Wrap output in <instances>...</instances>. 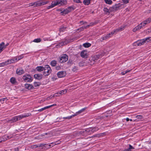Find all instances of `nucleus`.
Instances as JSON below:
<instances>
[{
    "label": "nucleus",
    "instance_id": "obj_21",
    "mask_svg": "<svg viewBox=\"0 0 151 151\" xmlns=\"http://www.w3.org/2000/svg\"><path fill=\"white\" fill-rule=\"evenodd\" d=\"M4 43L2 42L0 44V53L5 48Z\"/></svg>",
    "mask_w": 151,
    "mask_h": 151
},
{
    "label": "nucleus",
    "instance_id": "obj_52",
    "mask_svg": "<svg viewBox=\"0 0 151 151\" xmlns=\"http://www.w3.org/2000/svg\"><path fill=\"white\" fill-rule=\"evenodd\" d=\"M54 96H54V94L53 96L51 95L47 98V100H49V99L52 98V97H54Z\"/></svg>",
    "mask_w": 151,
    "mask_h": 151
},
{
    "label": "nucleus",
    "instance_id": "obj_47",
    "mask_svg": "<svg viewBox=\"0 0 151 151\" xmlns=\"http://www.w3.org/2000/svg\"><path fill=\"white\" fill-rule=\"evenodd\" d=\"M91 0H86V5H88L90 3Z\"/></svg>",
    "mask_w": 151,
    "mask_h": 151
},
{
    "label": "nucleus",
    "instance_id": "obj_5",
    "mask_svg": "<svg viewBox=\"0 0 151 151\" xmlns=\"http://www.w3.org/2000/svg\"><path fill=\"white\" fill-rule=\"evenodd\" d=\"M149 38V37L145 39H144L143 40L138 41L137 42H134V44H135V45H136V44H137V45L138 46H140L141 45H143L146 41L148 42L150 41L151 40H150V38Z\"/></svg>",
    "mask_w": 151,
    "mask_h": 151
},
{
    "label": "nucleus",
    "instance_id": "obj_45",
    "mask_svg": "<svg viewBox=\"0 0 151 151\" xmlns=\"http://www.w3.org/2000/svg\"><path fill=\"white\" fill-rule=\"evenodd\" d=\"M124 4H127L129 3L130 0H122Z\"/></svg>",
    "mask_w": 151,
    "mask_h": 151
},
{
    "label": "nucleus",
    "instance_id": "obj_8",
    "mask_svg": "<svg viewBox=\"0 0 151 151\" xmlns=\"http://www.w3.org/2000/svg\"><path fill=\"white\" fill-rule=\"evenodd\" d=\"M48 1H45L44 0L38 1L36 2H35V6H38L44 5L48 3Z\"/></svg>",
    "mask_w": 151,
    "mask_h": 151
},
{
    "label": "nucleus",
    "instance_id": "obj_58",
    "mask_svg": "<svg viewBox=\"0 0 151 151\" xmlns=\"http://www.w3.org/2000/svg\"><path fill=\"white\" fill-rule=\"evenodd\" d=\"M126 121L127 122H128L129 121V118H127L126 119Z\"/></svg>",
    "mask_w": 151,
    "mask_h": 151
},
{
    "label": "nucleus",
    "instance_id": "obj_34",
    "mask_svg": "<svg viewBox=\"0 0 151 151\" xmlns=\"http://www.w3.org/2000/svg\"><path fill=\"white\" fill-rule=\"evenodd\" d=\"M147 24L151 22V18H149L144 21Z\"/></svg>",
    "mask_w": 151,
    "mask_h": 151
},
{
    "label": "nucleus",
    "instance_id": "obj_40",
    "mask_svg": "<svg viewBox=\"0 0 151 151\" xmlns=\"http://www.w3.org/2000/svg\"><path fill=\"white\" fill-rule=\"evenodd\" d=\"M41 41V39L40 38H37L35 39L34 40L33 42H39Z\"/></svg>",
    "mask_w": 151,
    "mask_h": 151
},
{
    "label": "nucleus",
    "instance_id": "obj_39",
    "mask_svg": "<svg viewBox=\"0 0 151 151\" xmlns=\"http://www.w3.org/2000/svg\"><path fill=\"white\" fill-rule=\"evenodd\" d=\"M34 85L35 87L39 86L40 85V83L39 82H35L34 83Z\"/></svg>",
    "mask_w": 151,
    "mask_h": 151
},
{
    "label": "nucleus",
    "instance_id": "obj_43",
    "mask_svg": "<svg viewBox=\"0 0 151 151\" xmlns=\"http://www.w3.org/2000/svg\"><path fill=\"white\" fill-rule=\"evenodd\" d=\"M91 45V44L90 43L86 42V47H88Z\"/></svg>",
    "mask_w": 151,
    "mask_h": 151
},
{
    "label": "nucleus",
    "instance_id": "obj_4",
    "mask_svg": "<svg viewBox=\"0 0 151 151\" xmlns=\"http://www.w3.org/2000/svg\"><path fill=\"white\" fill-rule=\"evenodd\" d=\"M43 70H44V72L43 73V75L45 76L49 75L52 71L50 67L48 65H46L45 66Z\"/></svg>",
    "mask_w": 151,
    "mask_h": 151
},
{
    "label": "nucleus",
    "instance_id": "obj_35",
    "mask_svg": "<svg viewBox=\"0 0 151 151\" xmlns=\"http://www.w3.org/2000/svg\"><path fill=\"white\" fill-rule=\"evenodd\" d=\"M56 61L55 60L52 61L50 62V64L53 67L55 66L56 65Z\"/></svg>",
    "mask_w": 151,
    "mask_h": 151
},
{
    "label": "nucleus",
    "instance_id": "obj_12",
    "mask_svg": "<svg viewBox=\"0 0 151 151\" xmlns=\"http://www.w3.org/2000/svg\"><path fill=\"white\" fill-rule=\"evenodd\" d=\"M73 10V7H69L67 9H64L63 11L61 12L62 15H65L66 14H68L72 10Z\"/></svg>",
    "mask_w": 151,
    "mask_h": 151
},
{
    "label": "nucleus",
    "instance_id": "obj_54",
    "mask_svg": "<svg viewBox=\"0 0 151 151\" xmlns=\"http://www.w3.org/2000/svg\"><path fill=\"white\" fill-rule=\"evenodd\" d=\"M74 1L77 3L80 2V0H74Z\"/></svg>",
    "mask_w": 151,
    "mask_h": 151
},
{
    "label": "nucleus",
    "instance_id": "obj_14",
    "mask_svg": "<svg viewBox=\"0 0 151 151\" xmlns=\"http://www.w3.org/2000/svg\"><path fill=\"white\" fill-rule=\"evenodd\" d=\"M17 61V57H15L10 60H8L7 61L8 65L13 63Z\"/></svg>",
    "mask_w": 151,
    "mask_h": 151
},
{
    "label": "nucleus",
    "instance_id": "obj_55",
    "mask_svg": "<svg viewBox=\"0 0 151 151\" xmlns=\"http://www.w3.org/2000/svg\"><path fill=\"white\" fill-rule=\"evenodd\" d=\"M151 32V31L150 30V29H149L146 30V32L147 33H149L150 32Z\"/></svg>",
    "mask_w": 151,
    "mask_h": 151
},
{
    "label": "nucleus",
    "instance_id": "obj_33",
    "mask_svg": "<svg viewBox=\"0 0 151 151\" xmlns=\"http://www.w3.org/2000/svg\"><path fill=\"white\" fill-rule=\"evenodd\" d=\"M38 147H42L44 146L45 147H47V144H40L37 145Z\"/></svg>",
    "mask_w": 151,
    "mask_h": 151
},
{
    "label": "nucleus",
    "instance_id": "obj_9",
    "mask_svg": "<svg viewBox=\"0 0 151 151\" xmlns=\"http://www.w3.org/2000/svg\"><path fill=\"white\" fill-rule=\"evenodd\" d=\"M86 61L87 63L90 65H92L94 63V62L93 60V57H91L89 58L86 57Z\"/></svg>",
    "mask_w": 151,
    "mask_h": 151
},
{
    "label": "nucleus",
    "instance_id": "obj_51",
    "mask_svg": "<svg viewBox=\"0 0 151 151\" xmlns=\"http://www.w3.org/2000/svg\"><path fill=\"white\" fill-rule=\"evenodd\" d=\"M45 107H44V108H42L41 109H39L38 111H41L44 110H45Z\"/></svg>",
    "mask_w": 151,
    "mask_h": 151
},
{
    "label": "nucleus",
    "instance_id": "obj_38",
    "mask_svg": "<svg viewBox=\"0 0 151 151\" xmlns=\"http://www.w3.org/2000/svg\"><path fill=\"white\" fill-rule=\"evenodd\" d=\"M17 57V61H19V60H20L21 59H22L23 58L24 56H23V54H22L19 56H18V57Z\"/></svg>",
    "mask_w": 151,
    "mask_h": 151
},
{
    "label": "nucleus",
    "instance_id": "obj_64",
    "mask_svg": "<svg viewBox=\"0 0 151 151\" xmlns=\"http://www.w3.org/2000/svg\"><path fill=\"white\" fill-rule=\"evenodd\" d=\"M149 11H150L149 13H151V10H150Z\"/></svg>",
    "mask_w": 151,
    "mask_h": 151
},
{
    "label": "nucleus",
    "instance_id": "obj_29",
    "mask_svg": "<svg viewBox=\"0 0 151 151\" xmlns=\"http://www.w3.org/2000/svg\"><path fill=\"white\" fill-rule=\"evenodd\" d=\"M91 133H92L98 130L99 129V128L97 127H91Z\"/></svg>",
    "mask_w": 151,
    "mask_h": 151
},
{
    "label": "nucleus",
    "instance_id": "obj_6",
    "mask_svg": "<svg viewBox=\"0 0 151 151\" xmlns=\"http://www.w3.org/2000/svg\"><path fill=\"white\" fill-rule=\"evenodd\" d=\"M146 24H147L144 21L133 29V32H135L137 31V30L141 29Z\"/></svg>",
    "mask_w": 151,
    "mask_h": 151
},
{
    "label": "nucleus",
    "instance_id": "obj_53",
    "mask_svg": "<svg viewBox=\"0 0 151 151\" xmlns=\"http://www.w3.org/2000/svg\"><path fill=\"white\" fill-rule=\"evenodd\" d=\"M56 69L57 70H59L61 69V67L60 66H57L56 67Z\"/></svg>",
    "mask_w": 151,
    "mask_h": 151
},
{
    "label": "nucleus",
    "instance_id": "obj_20",
    "mask_svg": "<svg viewBox=\"0 0 151 151\" xmlns=\"http://www.w3.org/2000/svg\"><path fill=\"white\" fill-rule=\"evenodd\" d=\"M25 87L28 89H30L33 88V87L32 85L26 83L24 85Z\"/></svg>",
    "mask_w": 151,
    "mask_h": 151
},
{
    "label": "nucleus",
    "instance_id": "obj_57",
    "mask_svg": "<svg viewBox=\"0 0 151 151\" xmlns=\"http://www.w3.org/2000/svg\"><path fill=\"white\" fill-rule=\"evenodd\" d=\"M15 151H18L19 150L18 148H15Z\"/></svg>",
    "mask_w": 151,
    "mask_h": 151
},
{
    "label": "nucleus",
    "instance_id": "obj_63",
    "mask_svg": "<svg viewBox=\"0 0 151 151\" xmlns=\"http://www.w3.org/2000/svg\"><path fill=\"white\" fill-rule=\"evenodd\" d=\"M83 3L84 4H85V0H83Z\"/></svg>",
    "mask_w": 151,
    "mask_h": 151
},
{
    "label": "nucleus",
    "instance_id": "obj_59",
    "mask_svg": "<svg viewBox=\"0 0 151 151\" xmlns=\"http://www.w3.org/2000/svg\"><path fill=\"white\" fill-rule=\"evenodd\" d=\"M92 24H92L91 23L90 25H88L86 27H89V26H92Z\"/></svg>",
    "mask_w": 151,
    "mask_h": 151
},
{
    "label": "nucleus",
    "instance_id": "obj_7",
    "mask_svg": "<svg viewBox=\"0 0 151 151\" xmlns=\"http://www.w3.org/2000/svg\"><path fill=\"white\" fill-rule=\"evenodd\" d=\"M68 59V57L66 54L62 55L59 58V61L60 63H63L66 62Z\"/></svg>",
    "mask_w": 151,
    "mask_h": 151
},
{
    "label": "nucleus",
    "instance_id": "obj_61",
    "mask_svg": "<svg viewBox=\"0 0 151 151\" xmlns=\"http://www.w3.org/2000/svg\"><path fill=\"white\" fill-rule=\"evenodd\" d=\"M9 43H7L6 45H5V48H6V47L7 46L9 45Z\"/></svg>",
    "mask_w": 151,
    "mask_h": 151
},
{
    "label": "nucleus",
    "instance_id": "obj_25",
    "mask_svg": "<svg viewBox=\"0 0 151 151\" xmlns=\"http://www.w3.org/2000/svg\"><path fill=\"white\" fill-rule=\"evenodd\" d=\"M10 82L12 84H15L17 82L16 78L14 77H12L11 78Z\"/></svg>",
    "mask_w": 151,
    "mask_h": 151
},
{
    "label": "nucleus",
    "instance_id": "obj_60",
    "mask_svg": "<svg viewBox=\"0 0 151 151\" xmlns=\"http://www.w3.org/2000/svg\"><path fill=\"white\" fill-rule=\"evenodd\" d=\"M2 141H3V140L2 139L1 137L0 138V142H1Z\"/></svg>",
    "mask_w": 151,
    "mask_h": 151
},
{
    "label": "nucleus",
    "instance_id": "obj_44",
    "mask_svg": "<svg viewBox=\"0 0 151 151\" xmlns=\"http://www.w3.org/2000/svg\"><path fill=\"white\" fill-rule=\"evenodd\" d=\"M29 6H35V3L34 2H32L29 4Z\"/></svg>",
    "mask_w": 151,
    "mask_h": 151
},
{
    "label": "nucleus",
    "instance_id": "obj_32",
    "mask_svg": "<svg viewBox=\"0 0 151 151\" xmlns=\"http://www.w3.org/2000/svg\"><path fill=\"white\" fill-rule=\"evenodd\" d=\"M103 10L105 12L106 14L108 13L109 14L110 12H110V9L109 10L106 8H104Z\"/></svg>",
    "mask_w": 151,
    "mask_h": 151
},
{
    "label": "nucleus",
    "instance_id": "obj_19",
    "mask_svg": "<svg viewBox=\"0 0 151 151\" xmlns=\"http://www.w3.org/2000/svg\"><path fill=\"white\" fill-rule=\"evenodd\" d=\"M67 92V90L66 89H64L63 90L60 91L59 92H58L54 94V96H59V95H57V94H61L63 93H66Z\"/></svg>",
    "mask_w": 151,
    "mask_h": 151
},
{
    "label": "nucleus",
    "instance_id": "obj_24",
    "mask_svg": "<svg viewBox=\"0 0 151 151\" xmlns=\"http://www.w3.org/2000/svg\"><path fill=\"white\" fill-rule=\"evenodd\" d=\"M118 9V7L116 5H115L113 6L110 9V12L115 11Z\"/></svg>",
    "mask_w": 151,
    "mask_h": 151
},
{
    "label": "nucleus",
    "instance_id": "obj_16",
    "mask_svg": "<svg viewBox=\"0 0 151 151\" xmlns=\"http://www.w3.org/2000/svg\"><path fill=\"white\" fill-rule=\"evenodd\" d=\"M34 76L35 78L36 79L40 80L42 78L43 75L42 74H35Z\"/></svg>",
    "mask_w": 151,
    "mask_h": 151
},
{
    "label": "nucleus",
    "instance_id": "obj_2",
    "mask_svg": "<svg viewBox=\"0 0 151 151\" xmlns=\"http://www.w3.org/2000/svg\"><path fill=\"white\" fill-rule=\"evenodd\" d=\"M30 114H24L18 116H14L12 119L9 120L8 122L10 123H12L21 120V119L28 116Z\"/></svg>",
    "mask_w": 151,
    "mask_h": 151
},
{
    "label": "nucleus",
    "instance_id": "obj_36",
    "mask_svg": "<svg viewBox=\"0 0 151 151\" xmlns=\"http://www.w3.org/2000/svg\"><path fill=\"white\" fill-rule=\"evenodd\" d=\"M85 50H83V51L81 52L80 55L81 57L83 58H84L85 57Z\"/></svg>",
    "mask_w": 151,
    "mask_h": 151
},
{
    "label": "nucleus",
    "instance_id": "obj_31",
    "mask_svg": "<svg viewBox=\"0 0 151 151\" xmlns=\"http://www.w3.org/2000/svg\"><path fill=\"white\" fill-rule=\"evenodd\" d=\"M57 142H52V143H51L50 144L48 145L49 147H48V148H50L51 147H52L53 146H54V145H56L57 144L60 143H57Z\"/></svg>",
    "mask_w": 151,
    "mask_h": 151
},
{
    "label": "nucleus",
    "instance_id": "obj_27",
    "mask_svg": "<svg viewBox=\"0 0 151 151\" xmlns=\"http://www.w3.org/2000/svg\"><path fill=\"white\" fill-rule=\"evenodd\" d=\"M36 69L39 72H41L44 70V67L41 66H38L37 67Z\"/></svg>",
    "mask_w": 151,
    "mask_h": 151
},
{
    "label": "nucleus",
    "instance_id": "obj_11",
    "mask_svg": "<svg viewBox=\"0 0 151 151\" xmlns=\"http://www.w3.org/2000/svg\"><path fill=\"white\" fill-rule=\"evenodd\" d=\"M22 78L26 82H31L32 80L31 77L29 75H24L23 76Z\"/></svg>",
    "mask_w": 151,
    "mask_h": 151
},
{
    "label": "nucleus",
    "instance_id": "obj_13",
    "mask_svg": "<svg viewBox=\"0 0 151 151\" xmlns=\"http://www.w3.org/2000/svg\"><path fill=\"white\" fill-rule=\"evenodd\" d=\"M57 75L59 78H62L65 76L66 73L64 71H60L58 72Z\"/></svg>",
    "mask_w": 151,
    "mask_h": 151
},
{
    "label": "nucleus",
    "instance_id": "obj_30",
    "mask_svg": "<svg viewBox=\"0 0 151 151\" xmlns=\"http://www.w3.org/2000/svg\"><path fill=\"white\" fill-rule=\"evenodd\" d=\"M8 65V63H7V61L3 62L2 63H0V67H4L5 65Z\"/></svg>",
    "mask_w": 151,
    "mask_h": 151
},
{
    "label": "nucleus",
    "instance_id": "obj_15",
    "mask_svg": "<svg viewBox=\"0 0 151 151\" xmlns=\"http://www.w3.org/2000/svg\"><path fill=\"white\" fill-rule=\"evenodd\" d=\"M12 137V135H10L9 136L7 135H5L4 136H3L2 137V139L3 141H5L7 139H11Z\"/></svg>",
    "mask_w": 151,
    "mask_h": 151
},
{
    "label": "nucleus",
    "instance_id": "obj_48",
    "mask_svg": "<svg viewBox=\"0 0 151 151\" xmlns=\"http://www.w3.org/2000/svg\"><path fill=\"white\" fill-rule=\"evenodd\" d=\"M85 27V26H83V27H81L80 28H78V30H80V31H81V30H83L84 29V28Z\"/></svg>",
    "mask_w": 151,
    "mask_h": 151
},
{
    "label": "nucleus",
    "instance_id": "obj_56",
    "mask_svg": "<svg viewBox=\"0 0 151 151\" xmlns=\"http://www.w3.org/2000/svg\"><path fill=\"white\" fill-rule=\"evenodd\" d=\"M77 70V69H76V67H74L73 68V71H75L76 70Z\"/></svg>",
    "mask_w": 151,
    "mask_h": 151
},
{
    "label": "nucleus",
    "instance_id": "obj_37",
    "mask_svg": "<svg viewBox=\"0 0 151 151\" xmlns=\"http://www.w3.org/2000/svg\"><path fill=\"white\" fill-rule=\"evenodd\" d=\"M131 70H127L125 71L122 72L121 73L122 75H124V74H126V73H127L131 71Z\"/></svg>",
    "mask_w": 151,
    "mask_h": 151
},
{
    "label": "nucleus",
    "instance_id": "obj_22",
    "mask_svg": "<svg viewBox=\"0 0 151 151\" xmlns=\"http://www.w3.org/2000/svg\"><path fill=\"white\" fill-rule=\"evenodd\" d=\"M24 73V70L20 69H17L16 70V73L17 74L20 75Z\"/></svg>",
    "mask_w": 151,
    "mask_h": 151
},
{
    "label": "nucleus",
    "instance_id": "obj_10",
    "mask_svg": "<svg viewBox=\"0 0 151 151\" xmlns=\"http://www.w3.org/2000/svg\"><path fill=\"white\" fill-rule=\"evenodd\" d=\"M85 109L84 108H83L81 109V110L77 112H76L75 114H74L72 115L71 116H68L67 117H64L63 118V119H71L72 117L77 116V115H78V114H80L81 113V112L82 111H84Z\"/></svg>",
    "mask_w": 151,
    "mask_h": 151
},
{
    "label": "nucleus",
    "instance_id": "obj_17",
    "mask_svg": "<svg viewBox=\"0 0 151 151\" xmlns=\"http://www.w3.org/2000/svg\"><path fill=\"white\" fill-rule=\"evenodd\" d=\"M71 41H70V40H66L64 42H62L61 43H60L58 45H59V46H61L65 45H66L68 43L70 42Z\"/></svg>",
    "mask_w": 151,
    "mask_h": 151
},
{
    "label": "nucleus",
    "instance_id": "obj_1",
    "mask_svg": "<svg viewBox=\"0 0 151 151\" xmlns=\"http://www.w3.org/2000/svg\"><path fill=\"white\" fill-rule=\"evenodd\" d=\"M67 1L66 0H55L53 1L51 5L48 6V9L52 8L55 6H61L66 5Z\"/></svg>",
    "mask_w": 151,
    "mask_h": 151
},
{
    "label": "nucleus",
    "instance_id": "obj_41",
    "mask_svg": "<svg viewBox=\"0 0 151 151\" xmlns=\"http://www.w3.org/2000/svg\"><path fill=\"white\" fill-rule=\"evenodd\" d=\"M106 3L108 4H111L112 3V1L111 0H104Z\"/></svg>",
    "mask_w": 151,
    "mask_h": 151
},
{
    "label": "nucleus",
    "instance_id": "obj_46",
    "mask_svg": "<svg viewBox=\"0 0 151 151\" xmlns=\"http://www.w3.org/2000/svg\"><path fill=\"white\" fill-rule=\"evenodd\" d=\"M136 117L138 119H141L143 118V116L142 115H139L136 116Z\"/></svg>",
    "mask_w": 151,
    "mask_h": 151
},
{
    "label": "nucleus",
    "instance_id": "obj_50",
    "mask_svg": "<svg viewBox=\"0 0 151 151\" xmlns=\"http://www.w3.org/2000/svg\"><path fill=\"white\" fill-rule=\"evenodd\" d=\"M7 99V98H3L1 99H0V101H1V102H2V101H5V100L6 99V100H7L8 99Z\"/></svg>",
    "mask_w": 151,
    "mask_h": 151
},
{
    "label": "nucleus",
    "instance_id": "obj_62",
    "mask_svg": "<svg viewBox=\"0 0 151 151\" xmlns=\"http://www.w3.org/2000/svg\"><path fill=\"white\" fill-rule=\"evenodd\" d=\"M83 46L85 47V43H83Z\"/></svg>",
    "mask_w": 151,
    "mask_h": 151
},
{
    "label": "nucleus",
    "instance_id": "obj_49",
    "mask_svg": "<svg viewBox=\"0 0 151 151\" xmlns=\"http://www.w3.org/2000/svg\"><path fill=\"white\" fill-rule=\"evenodd\" d=\"M37 145H32L31 146V148L33 149V148H36L37 147Z\"/></svg>",
    "mask_w": 151,
    "mask_h": 151
},
{
    "label": "nucleus",
    "instance_id": "obj_18",
    "mask_svg": "<svg viewBox=\"0 0 151 151\" xmlns=\"http://www.w3.org/2000/svg\"><path fill=\"white\" fill-rule=\"evenodd\" d=\"M66 29V28L64 27H63L60 28L59 29V33H58L59 35H63V33L65 32Z\"/></svg>",
    "mask_w": 151,
    "mask_h": 151
},
{
    "label": "nucleus",
    "instance_id": "obj_23",
    "mask_svg": "<svg viewBox=\"0 0 151 151\" xmlns=\"http://www.w3.org/2000/svg\"><path fill=\"white\" fill-rule=\"evenodd\" d=\"M100 56L99 55H96L93 57V60L94 63L96 62L100 58Z\"/></svg>",
    "mask_w": 151,
    "mask_h": 151
},
{
    "label": "nucleus",
    "instance_id": "obj_28",
    "mask_svg": "<svg viewBox=\"0 0 151 151\" xmlns=\"http://www.w3.org/2000/svg\"><path fill=\"white\" fill-rule=\"evenodd\" d=\"M91 127L86 128V134H91Z\"/></svg>",
    "mask_w": 151,
    "mask_h": 151
},
{
    "label": "nucleus",
    "instance_id": "obj_26",
    "mask_svg": "<svg viewBox=\"0 0 151 151\" xmlns=\"http://www.w3.org/2000/svg\"><path fill=\"white\" fill-rule=\"evenodd\" d=\"M134 148L131 145H129V147L126 149L122 151H131L132 149H134Z\"/></svg>",
    "mask_w": 151,
    "mask_h": 151
},
{
    "label": "nucleus",
    "instance_id": "obj_3",
    "mask_svg": "<svg viewBox=\"0 0 151 151\" xmlns=\"http://www.w3.org/2000/svg\"><path fill=\"white\" fill-rule=\"evenodd\" d=\"M123 29L124 27H121L118 29H117L113 32H112L100 38L99 40L100 42H102L103 40H106L109 38L111 37L115 32H118L120 30H122Z\"/></svg>",
    "mask_w": 151,
    "mask_h": 151
},
{
    "label": "nucleus",
    "instance_id": "obj_42",
    "mask_svg": "<svg viewBox=\"0 0 151 151\" xmlns=\"http://www.w3.org/2000/svg\"><path fill=\"white\" fill-rule=\"evenodd\" d=\"M56 105V104H53L52 105H50V106H46V107H45V109H48V108H49L52 106H55Z\"/></svg>",
    "mask_w": 151,
    "mask_h": 151
}]
</instances>
